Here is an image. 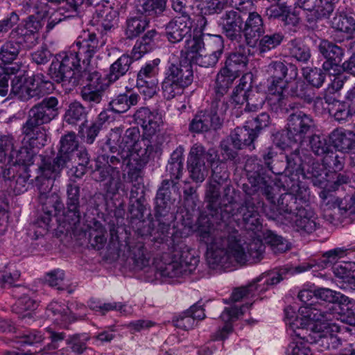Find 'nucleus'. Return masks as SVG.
Here are the masks:
<instances>
[{
	"instance_id": "f257e3e1",
	"label": "nucleus",
	"mask_w": 355,
	"mask_h": 355,
	"mask_svg": "<svg viewBox=\"0 0 355 355\" xmlns=\"http://www.w3.org/2000/svg\"><path fill=\"white\" fill-rule=\"evenodd\" d=\"M187 167L189 178L196 183H202L211 168V176L205 190V209L200 215H206L215 222L227 221L230 218L241 220L246 229L254 231L261 226L260 220H252L245 205V196L241 205L235 208V189L230 182V172L225 163L218 162V151L214 148H207L196 143L188 154Z\"/></svg>"
},
{
	"instance_id": "f03ea898",
	"label": "nucleus",
	"mask_w": 355,
	"mask_h": 355,
	"mask_svg": "<svg viewBox=\"0 0 355 355\" xmlns=\"http://www.w3.org/2000/svg\"><path fill=\"white\" fill-rule=\"evenodd\" d=\"M231 219L217 223L206 215H200L198 219L197 234L200 241L207 245V261L213 269L218 267L227 268L236 264L243 266L249 261L245 242L240 236L230 234L225 236L224 231Z\"/></svg>"
},
{
	"instance_id": "7ed1b4c3",
	"label": "nucleus",
	"mask_w": 355,
	"mask_h": 355,
	"mask_svg": "<svg viewBox=\"0 0 355 355\" xmlns=\"http://www.w3.org/2000/svg\"><path fill=\"white\" fill-rule=\"evenodd\" d=\"M60 105L55 96H48L34 105L28 111L26 122L21 131L26 138L29 146L24 145L17 150H11L8 155L10 163L17 164L21 171H29L28 166L33 164L35 153L33 148H41L47 141L46 135L41 126L49 123L59 114Z\"/></svg>"
},
{
	"instance_id": "20e7f679",
	"label": "nucleus",
	"mask_w": 355,
	"mask_h": 355,
	"mask_svg": "<svg viewBox=\"0 0 355 355\" xmlns=\"http://www.w3.org/2000/svg\"><path fill=\"white\" fill-rule=\"evenodd\" d=\"M285 157L286 153H280L268 167L264 166L261 161L257 159L250 158L247 160L245 169L250 184H244L242 188L245 193V205L248 206L243 210H247L251 214L252 220H255V217L257 220H260L256 204L260 203L261 195L265 196L269 202L275 203L277 189L272 184L270 173L281 177L286 173Z\"/></svg>"
},
{
	"instance_id": "39448f33",
	"label": "nucleus",
	"mask_w": 355,
	"mask_h": 355,
	"mask_svg": "<svg viewBox=\"0 0 355 355\" xmlns=\"http://www.w3.org/2000/svg\"><path fill=\"white\" fill-rule=\"evenodd\" d=\"M131 253L135 268H148V272H155V279L162 277L173 278L189 275L196 270L199 262L198 257L195 255L194 251L184 243H180L174 246L171 261L161 266L159 268L148 267L150 259L143 245L138 244L133 247Z\"/></svg>"
},
{
	"instance_id": "423d86ee",
	"label": "nucleus",
	"mask_w": 355,
	"mask_h": 355,
	"mask_svg": "<svg viewBox=\"0 0 355 355\" xmlns=\"http://www.w3.org/2000/svg\"><path fill=\"white\" fill-rule=\"evenodd\" d=\"M115 148L105 145L103 153L96 159L95 170L94 171L95 180L103 182L104 189L107 194L115 196L120 191L127 194L128 188L123 182L125 174L121 173L124 166L130 165L128 151L116 152Z\"/></svg>"
},
{
	"instance_id": "0eeeda50",
	"label": "nucleus",
	"mask_w": 355,
	"mask_h": 355,
	"mask_svg": "<svg viewBox=\"0 0 355 355\" xmlns=\"http://www.w3.org/2000/svg\"><path fill=\"white\" fill-rule=\"evenodd\" d=\"M37 173L35 184L39 191L38 202L42 207V214L38 216L33 224L37 227L48 230L52 217L55 216L63 207L59 195L52 191L53 182L59 176L54 178L46 176L43 173V169L39 166Z\"/></svg>"
},
{
	"instance_id": "6e6552de",
	"label": "nucleus",
	"mask_w": 355,
	"mask_h": 355,
	"mask_svg": "<svg viewBox=\"0 0 355 355\" xmlns=\"http://www.w3.org/2000/svg\"><path fill=\"white\" fill-rule=\"evenodd\" d=\"M297 297L304 304L300 307L298 311L300 317H297L291 324L296 336L311 344L328 343L329 337L315 324V322H320V320L305 318L300 312L302 308L306 306H313L318 309H321L320 304L309 302L315 297V289L313 291L309 289L302 290L299 292Z\"/></svg>"
},
{
	"instance_id": "1a4fd4ad",
	"label": "nucleus",
	"mask_w": 355,
	"mask_h": 355,
	"mask_svg": "<svg viewBox=\"0 0 355 355\" xmlns=\"http://www.w3.org/2000/svg\"><path fill=\"white\" fill-rule=\"evenodd\" d=\"M79 142L73 132H68L61 137L60 148L56 156L51 159L40 155V164L38 166L43 169L46 176L54 178L60 176L62 171L71 159V156L78 150Z\"/></svg>"
},
{
	"instance_id": "9d476101",
	"label": "nucleus",
	"mask_w": 355,
	"mask_h": 355,
	"mask_svg": "<svg viewBox=\"0 0 355 355\" xmlns=\"http://www.w3.org/2000/svg\"><path fill=\"white\" fill-rule=\"evenodd\" d=\"M59 57L60 60L56 58L52 61L48 74L58 83H68L71 87H76L83 72L80 66L81 56L77 52H69Z\"/></svg>"
},
{
	"instance_id": "9b49d317",
	"label": "nucleus",
	"mask_w": 355,
	"mask_h": 355,
	"mask_svg": "<svg viewBox=\"0 0 355 355\" xmlns=\"http://www.w3.org/2000/svg\"><path fill=\"white\" fill-rule=\"evenodd\" d=\"M346 304H338V309L332 306L325 310L318 309L313 306L301 309L302 314L308 318L320 320L322 322H333L340 319L342 322L351 326H355V304L348 297Z\"/></svg>"
},
{
	"instance_id": "f8f14e48",
	"label": "nucleus",
	"mask_w": 355,
	"mask_h": 355,
	"mask_svg": "<svg viewBox=\"0 0 355 355\" xmlns=\"http://www.w3.org/2000/svg\"><path fill=\"white\" fill-rule=\"evenodd\" d=\"M66 202L63 206V223L67 232L75 231L80 220L85 216V203L80 200V187L70 181L66 187Z\"/></svg>"
},
{
	"instance_id": "ddd939ff",
	"label": "nucleus",
	"mask_w": 355,
	"mask_h": 355,
	"mask_svg": "<svg viewBox=\"0 0 355 355\" xmlns=\"http://www.w3.org/2000/svg\"><path fill=\"white\" fill-rule=\"evenodd\" d=\"M250 49L239 44L226 57L224 66L218 71L216 80L232 85L236 78L246 70Z\"/></svg>"
},
{
	"instance_id": "4468645a",
	"label": "nucleus",
	"mask_w": 355,
	"mask_h": 355,
	"mask_svg": "<svg viewBox=\"0 0 355 355\" xmlns=\"http://www.w3.org/2000/svg\"><path fill=\"white\" fill-rule=\"evenodd\" d=\"M140 136L138 128H130L125 130L119 145H116L114 140L108 139L105 143L102 144L101 150L103 153V148L107 144L109 146L115 148V150L119 153L123 150L129 151L131 152V155L137 156L139 155V153L140 154L141 150H144L146 155H151L154 150L153 146L150 144L149 141L139 140Z\"/></svg>"
},
{
	"instance_id": "2eb2a0df",
	"label": "nucleus",
	"mask_w": 355,
	"mask_h": 355,
	"mask_svg": "<svg viewBox=\"0 0 355 355\" xmlns=\"http://www.w3.org/2000/svg\"><path fill=\"white\" fill-rule=\"evenodd\" d=\"M313 128V118L303 111H292L287 118V137L289 141L295 144H301Z\"/></svg>"
},
{
	"instance_id": "dca6fc26",
	"label": "nucleus",
	"mask_w": 355,
	"mask_h": 355,
	"mask_svg": "<svg viewBox=\"0 0 355 355\" xmlns=\"http://www.w3.org/2000/svg\"><path fill=\"white\" fill-rule=\"evenodd\" d=\"M289 69L291 75L295 79L298 75V70L295 64L277 60L272 61L268 65L267 72L269 75L268 90L269 93L281 92L286 90L288 81L285 80V78L288 76Z\"/></svg>"
},
{
	"instance_id": "f3484780",
	"label": "nucleus",
	"mask_w": 355,
	"mask_h": 355,
	"mask_svg": "<svg viewBox=\"0 0 355 355\" xmlns=\"http://www.w3.org/2000/svg\"><path fill=\"white\" fill-rule=\"evenodd\" d=\"M308 197L306 195L297 194L291 191L282 194L275 204L270 202L272 205L276 206L278 211V214L274 213L270 217L273 220H277L282 216L286 221H292L296 212L307 205Z\"/></svg>"
},
{
	"instance_id": "a211bd4d",
	"label": "nucleus",
	"mask_w": 355,
	"mask_h": 355,
	"mask_svg": "<svg viewBox=\"0 0 355 355\" xmlns=\"http://www.w3.org/2000/svg\"><path fill=\"white\" fill-rule=\"evenodd\" d=\"M244 19L238 10H226L220 17L218 24L222 33L230 41L240 42L243 39Z\"/></svg>"
},
{
	"instance_id": "6ab92c4d",
	"label": "nucleus",
	"mask_w": 355,
	"mask_h": 355,
	"mask_svg": "<svg viewBox=\"0 0 355 355\" xmlns=\"http://www.w3.org/2000/svg\"><path fill=\"white\" fill-rule=\"evenodd\" d=\"M320 55L325 59L322 69L330 75L339 73L340 63L344 55V49L327 40H322L318 45Z\"/></svg>"
},
{
	"instance_id": "aec40b11",
	"label": "nucleus",
	"mask_w": 355,
	"mask_h": 355,
	"mask_svg": "<svg viewBox=\"0 0 355 355\" xmlns=\"http://www.w3.org/2000/svg\"><path fill=\"white\" fill-rule=\"evenodd\" d=\"M354 214H355V194L343 199L336 198L331 202L329 200L323 209V218L332 224L340 222L341 218L349 217Z\"/></svg>"
},
{
	"instance_id": "412c9836",
	"label": "nucleus",
	"mask_w": 355,
	"mask_h": 355,
	"mask_svg": "<svg viewBox=\"0 0 355 355\" xmlns=\"http://www.w3.org/2000/svg\"><path fill=\"white\" fill-rule=\"evenodd\" d=\"M92 6L93 19L99 26L102 34H107L115 30L118 26L119 12L103 1H96Z\"/></svg>"
},
{
	"instance_id": "4be33fe9",
	"label": "nucleus",
	"mask_w": 355,
	"mask_h": 355,
	"mask_svg": "<svg viewBox=\"0 0 355 355\" xmlns=\"http://www.w3.org/2000/svg\"><path fill=\"white\" fill-rule=\"evenodd\" d=\"M135 123L140 125L144 134L148 137L154 135L163 124L162 115L157 110H150L147 107H141L134 113Z\"/></svg>"
},
{
	"instance_id": "5701e85b",
	"label": "nucleus",
	"mask_w": 355,
	"mask_h": 355,
	"mask_svg": "<svg viewBox=\"0 0 355 355\" xmlns=\"http://www.w3.org/2000/svg\"><path fill=\"white\" fill-rule=\"evenodd\" d=\"M223 123V118L217 116L206 110L198 112L189 125V130L191 133L200 134L207 132L211 130L220 129Z\"/></svg>"
},
{
	"instance_id": "b1692460",
	"label": "nucleus",
	"mask_w": 355,
	"mask_h": 355,
	"mask_svg": "<svg viewBox=\"0 0 355 355\" xmlns=\"http://www.w3.org/2000/svg\"><path fill=\"white\" fill-rule=\"evenodd\" d=\"M159 59H155L143 66L137 73V87L142 89L141 92L149 97L156 92L155 84L152 79L159 73Z\"/></svg>"
},
{
	"instance_id": "393cba45",
	"label": "nucleus",
	"mask_w": 355,
	"mask_h": 355,
	"mask_svg": "<svg viewBox=\"0 0 355 355\" xmlns=\"http://www.w3.org/2000/svg\"><path fill=\"white\" fill-rule=\"evenodd\" d=\"M177 182L173 180H164L159 187L155 198V211L168 215L171 211V206L175 199H173L172 194L178 191Z\"/></svg>"
},
{
	"instance_id": "a878e982",
	"label": "nucleus",
	"mask_w": 355,
	"mask_h": 355,
	"mask_svg": "<svg viewBox=\"0 0 355 355\" xmlns=\"http://www.w3.org/2000/svg\"><path fill=\"white\" fill-rule=\"evenodd\" d=\"M192 20L186 17H175L165 26V35L171 43H178L191 37Z\"/></svg>"
},
{
	"instance_id": "bb28decb",
	"label": "nucleus",
	"mask_w": 355,
	"mask_h": 355,
	"mask_svg": "<svg viewBox=\"0 0 355 355\" xmlns=\"http://www.w3.org/2000/svg\"><path fill=\"white\" fill-rule=\"evenodd\" d=\"M313 210L307 204L300 209L293 216L292 221H286L301 234H309L313 232L318 227Z\"/></svg>"
},
{
	"instance_id": "cd10ccee",
	"label": "nucleus",
	"mask_w": 355,
	"mask_h": 355,
	"mask_svg": "<svg viewBox=\"0 0 355 355\" xmlns=\"http://www.w3.org/2000/svg\"><path fill=\"white\" fill-rule=\"evenodd\" d=\"M264 33L263 20L256 12H250L243 24V35L247 46H256L259 39Z\"/></svg>"
},
{
	"instance_id": "c85d7f7f",
	"label": "nucleus",
	"mask_w": 355,
	"mask_h": 355,
	"mask_svg": "<svg viewBox=\"0 0 355 355\" xmlns=\"http://www.w3.org/2000/svg\"><path fill=\"white\" fill-rule=\"evenodd\" d=\"M286 89L287 95L291 98L302 100L308 104L322 100L320 97L315 96L313 88L301 78L295 79L293 82H287Z\"/></svg>"
},
{
	"instance_id": "c756f323",
	"label": "nucleus",
	"mask_w": 355,
	"mask_h": 355,
	"mask_svg": "<svg viewBox=\"0 0 355 355\" xmlns=\"http://www.w3.org/2000/svg\"><path fill=\"white\" fill-rule=\"evenodd\" d=\"M165 73L184 89L191 85L193 80L192 64L186 58L180 60L178 64H171Z\"/></svg>"
},
{
	"instance_id": "7c9ffc66",
	"label": "nucleus",
	"mask_w": 355,
	"mask_h": 355,
	"mask_svg": "<svg viewBox=\"0 0 355 355\" xmlns=\"http://www.w3.org/2000/svg\"><path fill=\"white\" fill-rule=\"evenodd\" d=\"M231 86L224 82L215 81L214 96L209 110H207L209 112L223 118L230 107V97L227 94Z\"/></svg>"
},
{
	"instance_id": "2f4dec72",
	"label": "nucleus",
	"mask_w": 355,
	"mask_h": 355,
	"mask_svg": "<svg viewBox=\"0 0 355 355\" xmlns=\"http://www.w3.org/2000/svg\"><path fill=\"white\" fill-rule=\"evenodd\" d=\"M258 137L259 135L251 128L246 127V124L243 127H236L230 135L232 144L237 150H254V141Z\"/></svg>"
},
{
	"instance_id": "473e14b6",
	"label": "nucleus",
	"mask_w": 355,
	"mask_h": 355,
	"mask_svg": "<svg viewBox=\"0 0 355 355\" xmlns=\"http://www.w3.org/2000/svg\"><path fill=\"white\" fill-rule=\"evenodd\" d=\"M306 174L304 172H286L280 178L284 189L301 195L309 196L308 187L304 184Z\"/></svg>"
},
{
	"instance_id": "72a5a7b5",
	"label": "nucleus",
	"mask_w": 355,
	"mask_h": 355,
	"mask_svg": "<svg viewBox=\"0 0 355 355\" xmlns=\"http://www.w3.org/2000/svg\"><path fill=\"white\" fill-rule=\"evenodd\" d=\"M135 59L133 55L130 56L123 54L110 67L109 72L106 77L110 83H114L121 77L125 76L130 69V66Z\"/></svg>"
},
{
	"instance_id": "f704fd0d",
	"label": "nucleus",
	"mask_w": 355,
	"mask_h": 355,
	"mask_svg": "<svg viewBox=\"0 0 355 355\" xmlns=\"http://www.w3.org/2000/svg\"><path fill=\"white\" fill-rule=\"evenodd\" d=\"M248 304L243 305L238 307L236 305L231 306L230 307L225 308L224 311L220 315V318L225 322V324L219 330L216 335V339L224 340L227 338L228 334L232 331V321L236 320L240 315L244 313L243 309L248 308Z\"/></svg>"
},
{
	"instance_id": "c9c22d12",
	"label": "nucleus",
	"mask_w": 355,
	"mask_h": 355,
	"mask_svg": "<svg viewBox=\"0 0 355 355\" xmlns=\"http://www.w3.org/2000/svg\"><path fill=\"white\" fill-rule=\"evenodd\" d=\"M286 49L292 58L302 64H307L311 58L310 48L299 37L289 40Z\"/></svg>"
},
{
	"instance_id": "e433bc0d",
	"label": "nucleus",
	"mask_w": 355,
	"mask_h": 355,
	"mask_svg": "<svg viewBox=\"0 0 355 355\" xmlns=\"http://www.w3.org/2000/svg\"><path fill=\"white\" fill-rule=\"evenodd\" d=\"M243 100L246 101L244 108L245 112H255L263 107L267 97L266 93L259 90L257 87H249L247 90L241 94Z\"/></svg>"
},
{
	"instance_id": "4c0bfd02",
	"label": "nucleus",
	"mask_w": 355,
	"mask_h": 355,
	"mask_svg": "<svg viewBox=\"0 0 355 355\" xmlns=\"http://www.w3.org/2000/svg\"><path fill=\"white\" fill-rule=\"evenodd\" d=\"M139 100V95L134 92L119 94L109 103V107L114 113H124L137 105Z\"/></svg>"
},
{
	"instance_id": "58836bf2",
	"label": "nucleus",
	"mask_w": 355,
	"mask_h": 355,
	"mask_svg": "<svg viewBox=\"0 0 355 355\" xmlns=\"http://www.w3.org/2000/svg\"><path fill=\"white\" fill-rule=\"evenodd\" d=\"M19 293L20 291L17 290H14L12 291L13 295L17 297V300L12 306V310L13 312L18 314L19 318L21 319H25L26 318L31 319V311H34L37 308V304L35 300L26 294H24L21 297H18Z\"/></svg>"
},
{
	"instance_id": "ea45409f",
	"label": "nucleus",
	"mask_w": 355,
	"mask_h": 355,
	"mask_svg": "<svg viewBox=\"0 0 355 355\" xmlns=\"http://www.w3.org/2000/svg\"><path fill=\"white\" fill-rule=\"evenodd\" d=\"M284 92V91L269 93L271 96L268 98V105L272 112L288 114L297 108V103L293 102L288 104L287 98Z\"/></svg>"
},
{
	"instance_id": "a19ab883",
	"label": "nucleus",
	"mask_w": 355,
	"mask_h": 355,
	"mask_svg": "<svg viewBox=\"0 0 355 355\" xmlns=\"http://www.w3.org/2000/svg\"><path fill=\"white\" fill-rule=\"evenodd\" d=\"M334 275L342 279L345 288L355 291V263L345 262L335 265L332 268Z\"/></svg>"
},
{
	"instance_id": "79ce46f5",
	"label": "nucleus",
	"mask_w": 355,
	"mask_h": 355,
	"mask_svg": "<svg viewBox=\"0 0 355 355\" xmlns=\"http://www.w3.org/2000/svg\"><path fill=\"white\" fill-rule=\"evenodd\" d=\"M78 53L83 57V62L89 64L94 54L99 50V41L95 33H89L87 38L76 42Z\"/></svg>"
},
{
	"instance_id": "37998d69",
	"label": "nucleus",
	"mask_w": 355,
	"mask_h": 355,
	"mask_svg": "<svg viewBox=\"0 0 355 355\" xmlns=\"http://www.w3.org/2000/svg\"><path fill=\"white\" fill-rule=\"evenodd\" d=\"M86 82V87L96 89L103 93L105 92L107 85L104 83L103 78L100 72L96 70H89L84 69L78 79V85H82Z\"/></svg>"
},
{
	"instance_id": "c03bdc74",
	"label": "nucleus",
	"mask_w": 355,
	"mask_h": 355,
	"mask_svg": "<svg viewBox=\"0 0 355 355\" xmlns=\"http://www.w3.org/2000/svg\"><path fill=\"white\" fill-rule=\"evenodd\" d=\"M144 150L139 153V155L132 156L131 152L128 151V158H130V165L124 166V167L128 168V178L130 182H137L139 178L141 176V169L144 167L146 163L148 162L150 156L151 155H146Z\"/></svg>"
},
{
	"instance_id": "a18cd8bd",
	"label": "nucleus",
	"mask_w": 355,
	"mask_h": 355,
	"mask_svg": "<svg viewBox=\"0 0 355 355\" xmlns=\"http://www.w3.org/2000/svg\"><path fill=\"white\" fill-rule=\"evenodd\" d=\"M87 114L86 107L79 101H75L69 105L64 115V120L71 125H77L78 123L84 125L87 121Z\"/></svg>"
},
{
	"instance_id": "49530a36",
	"label": "nucleus",
	"mask_w": 355,
	"mask_h": 355,
	"mask_svg": "<svg viewBox=\"0 0 355 355\" xmlns=\"http://www.w3.org/2000/svg\"><path fill=\"white\" fill-rule=\"evenodd\" d=\"M157 32L155 29L147 31L145 35L137 41L132 54L135 60L140 59L145 53L150 51L155 46V37Z\"/></svg>"
},
{
	"instance_id": "de8ad7c7",
	"label": "nucleus",
	"mask_w": 355,
	"mask_h": 355,
	"mask_svg": "<svg viewBox=\"0 0 355 355\" xmlns=\"http://www.w3.org/2000/svg\"><path fill=\"white\" fill-rule=\"evenodd\" d=\"M167 0H140L138 12L152 18L161 15L166 10Z\"/></svg>"
},
{
	"instance_id": "09e8293b",
	"label": "nucleus",
	"mask_w": 355,
	"mask_h": 355,
	"mask_svg": "<svg viewBox=\"0 0 355 355\" xmlns=\"http://www.w3.org/2000/svg\"><path fill=\"white\" fill-rule=\"evenodd\" d=\"M8 38L21 49L26 51L32 49L37 44L19 25L11 28L8 33Z\"/></svg>"
},
{
	"instance_id": "8fccbe9b",
	"label": "nucleus",
	"mask_w": 355,
	"mask_h": 355,
	"mask_svg": "<svg viewBox=\"0 0 355 355\" xmlns=\"http://www.w3.org/2000/svg\"><path fill=\"white\" fill-rule=\"evenodd\" d=\"M155 217L157 225L155 231L156 234L154 236L153 240L158 243H163L166 240L170 230L171 223L174 220L175 216L171 211H168V215L164 214V216H162V214H159V212L155 211Z\"/></svg>"
},
{
	"instance_id": "3c124183",
	"label": "nucleus",
	"mask_w": 355,
	"mask_h": 355,
	"mask_svg": "<svg viewBox=\"0 0 355 355\" xmlns=\"http://www.w3.org/2000/svg\"><path fill=\"white\" fill-rule=\"evenodd\" d=\"M26 76L20 74L15 76L10 82V92L8 98H12L17 97L22 101H27L29 100L28 94V84L26 83Z\"/></svg>"
},
{
	"instance_id": "603ef678",
	"label": "nucleus",
	"mask_w": 355,
	"mask_h": 355,
	"mask_svg": "<svg viewBox=\"0 0 355 355\" xmlns=\"http://www.w3.org/2000/svg\"><path fill=\"white\" fill-rule=\"evenodd\" d=\"M149 25V20L142 17H130L126 19L125 35L132 40L143 33Z\"/></svg>"
},
{
	"instance_id": "864d4df0",
	"label": "nucleus",
	"mask_w": 355,
	"mask_h": 355,
	"mask_svg": "<svg viewBox=\"0 0 355 355\" xmlns=\"http://www.w3.org/2000/svg\"><path fill=\"white\" fill-rule=\"evenodd\" d=\"M331 27L347 34H353L355 32V19L345 12H337L331 20Z\"/></svg>"
},
{
	"instance_id": "5fc2aeb1",
	"label": "nucleus",
	"mask_w": 355,
	"mask_h": 355,
	"mask_svg": "<svg viewBox=\"0 0 355 355\" xmlns=\"http://www.w3.org/2000/svg\"><path fill=\"white\" fill-rule=\"evenodd\" d=\"M106 231L101 225L95 223V227H89L84 232V236L87 239L89 246L95 250L102 249L107 241Z\"/></svg>"
},
{
	"instance_id": "6e6d98bb",
	"label": "nucleus",
	"mask_w": 355,
	"mask_h": 355,
	"mask_svg": "<svg viewBox=\"0 0 355 355\" xmlns=\"http://www.w3.org/2000/svg\"><path fill=\"white\" fill-rule=\"evenodd\" d=\"M315 298L331 304H346L348 297L340 292L327 288L315 289Z\"/></svg>"
},
{
	"instance_id": "4d7b16f0",
	"label": "nucleus",
	"mask_w": 355,
	"mask_h": 355,
	"mask_svg": "<svg viewBox=\"0 0 355 355\" xmlns=\"http://www.w3.org/2000/svg\"><path fill=\"white\" fill-rule=\"evenodd\" d=\"M302 76L309 86L316 89L322 87L326 79V74L322 69L317 67L302 68Z\"/></svg>"
},
{
	"instance_id": "13d9d810",
	"label": "nucleus",
	"mask_w": 355,
	"mask_h": 355,
	"mask_svg": "<svg viewBox=\"0 0 355 355\" xmlns=\"http://www.w3.org/2000/svg\"><path fill=\"white\" fill-rule=\"evenodd\" d=\"M163 96L166 100H171L183 93L184 88L171 78L168 74L164 73V78L161 84Z\"/></svg>"
},
{
	"instance_id": "bf43d9fd",
	"label": "nucleus",
	"mask_w": 355,
	"mask_h": 355,
	"mask_svg": "<svg viewBox=\"0 0 355 355\" xmlns=\"http://www.w3.org/2000/svg\"><path fill=\"white\" fill-rule=\"evenodd\" d=\"M48 310L54 315H58L56 320H60L64 326L77 320L68 306L56 302H51Z\"/></svg>"
},
{
	"instance_id": "052dcab7",
	"label": "nucleus",
	"mask_w": 355,
	"mask_h": 355,
	"mask_svg": "<svg viewBox=\"0 0 355 355\" xmlns=\"http://www.w3.org/2000/svg\"><path fill=\"white\" fill-rule=\"evenodd\" d=\"M291 272V269L288 268H277L271 271L263 273L259 277L256 278L254 282L255 284L264 280L263 284L267 285H276L283 280L287 274Z\"/></svg>"
},
{
	"instance_id": "680f3d73",
	"label": "nucleus",
	"mask_w": 355,
	"mask_h": 355,
	"mask_svg": "<svg viewBox=\"0 0 355 355\" xmlns=\"http://www.w3.org/2000/svg\"><path fill=\"white\" fill-rule=\"evenodd\" d=\"M309 147L315 155L322 158L333 149L324 137L318 135H313L310 137Z\"/></svg>"
},
{
	"instance_id": "e2e57ef3",
	"label": "nucleus",
	"mask_w": 355,
	"mask_h": 355,
	"mask_svg": "<svg viewBox=\"0 0 355 355\" xmlns=\"http://www.w3.org/2000/svg\"><path fill=\"white\" fill-rule=\"evenodd\" d=\"M22 50L8 38L0 48V60L5 64H11L17 58Z\"/></svg>"
},
{
	"instance_id": "0e129e2a",
	"label": "nucleus",
	"mask_w": 355,
	"mask_h": 355,
	"mask_svg": "<svg viewBox=\"0 0 355 355\" xmlns=\"http://www.w3.org/2000/svg\"><path fill=\"white\" fill-rule=\"evenodd\" d=\"M264 239L275 254L283 253L290 249L289 243L272 231H268L265 234Z\"/></svg>"
},
{
	"instance_id": "69168bd1",
	"label": "nucleus",
	"mask_w": 355,
	"mask_h": 355,
	"mask_svg": "<svg viewBox=\"0 0 355 355\" xmlns=\"http://www.w3.org/2000/svg\"><path fill=\"white\" fill-rule=\"evenodd\" d=\"M19 25L38 44L39 31L42 28V22L37 16L30 15Z\"/></svg>"
},
{
	"instance_id": "338daca9",
	"label": "nucleus",
	"mask_w": 355,
	"mask_h": 355,
	"mask_svg": "<svg viewBox=\"0 0 355 355\" xmlns=\"http://www.w3.org/2000/svg\"><path fill=\"white\" fill-rule=\"evenodd\" d=\"M281 33H273L263 36L258 42V49L260 53H266L279 46L284 39Z\"/></svg>"
},
{
	"instance_id": "774afa93",
	"label": "nucleus",
	"mask_w": 355,
	"mask_h": 355,
	"mask_svg": "<svg viewBox=\"0 0 355 355\" xmlns=\"http://www.w3.org/2000/svg\"><path fill=\"white\" fill-rule=\"evenodd\" d=\"M103 92L90 89L83 86L80 92V95L83 102L88 107L92 108L101 103L104 96Z\"/></svg>"
}]
</instances>
